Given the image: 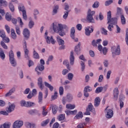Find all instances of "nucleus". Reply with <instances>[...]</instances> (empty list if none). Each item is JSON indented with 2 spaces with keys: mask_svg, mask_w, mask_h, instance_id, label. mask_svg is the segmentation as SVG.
<instances>
[{
  "mask_svg": "<svg viewBox=\"0 0 128 128\" xmlns=\"http://www.w3.org/2000/svg\"><path fill=\"white\" fill-rule=\"evenodd\" d=\"M3 40L5 42H10V38H8L4 36L3 38H2Z\"/></svg>",
  "mask_w": 128,
  "mask_h": 128,
  "instance_id": "nucleus-63",
  "label": "nucleus"
},
{
  "mask_svg": "<svg viewBox=\"0 0 128 128\" xmlns=\"http://www.w3.org/2000/svg\"><path fill=\"white\" fill-rule=\"evenodd\" d=\"M23 36L25 40H28L30 36V32L28 28H24L23 31Z\"/></svg>",
  "mask_w": 128,
  "mask_h": 128,
  "instance_id": "nucleus-11",
  "label": "nucleus"
},
{
  "mask_svg": "<svg viewBox=\"0 0 128 128\" xmlns=\"http://www.w3.org/2000/svg\"><path fill=\"white\" fill-rule=\"evenodd\" d=\"M88 110H90V112H91L94 114H96V110L94 109V106L92 103H89L88 105V108H87Z\"/></svg>",
  "mask_w": 128,
  "mask_h": 128,
  "instance_id": "nucleus-17",
  "label": "nucleus"
},
{
  "mask_svg": "<svg viewBox=\"0 0 128 128\" xmlns=\"http://www.w3.org/2000/svg\"><path fill=\"white\" fill-rule=\"evenodd\" d=\"M76 108V105L72 104H67L66 105V108L68 110H74Z\"/></svg>",
  "mask_w": 128,
  "mask_h": 128,
  "instance_id": "nucleus-28",
  "label": "nucleus"
},
{
  "mask_svg": "<svg viewBox=\"0 0 128 128\" xmlns=\"http://www.w3.org/2000/svg\"><path fill=\"white\" fill-rule=\"evenodd\" d=\"M121 22L122 24H126V18H124V15H121Z\"/></svg>",
  "mask_w": 128,
  "mask_h": 128,
  "instance_id": "nucleus-41",
  "label": "nucleus"
},
{
  "mask_svg": "<svg viewBox=\"0 0 128 128\" xmlns=\"http://www.w3.org/2000/svg\"><path fill=\"white\" fill-rule=\"evenodd\" d=\"M102 92V86L98 87L95 90L96 94H100Z\"/></svg>",
  "mask_w": 128,
  "mask_h": 128,
  "instance_id": "nucleus-38",
  "label": "nucleus"
},
{
  "mask_svg": "<svg viewBox=\"0 0 128 128\" xmlns=\"http://www.w3.org/2000/svg\"><path fill=\"white\" fill-rule=\"evenodd\" d=\"M54 60V56L52 55H50L48 56V59L46 61V64H50V62H52Z\"/></svg>",
  "mask_w": 128,
  "mask_h": 128,
  "instance_id": "nucleus-40",
  "label": "nucleus"
},
{
  "mask_svg": "<svg viewBox=\"0 0 128 128\" xmlns=\"http://www.w3.org/2000/svg\"><path fill=\"white\" fill-rule=\"evenodd\" d=\"M44 84L45 86H46V88H49L50 92H52V90H54V86L50 85V84H48V82H44Z\"/></svg>",
  "mask_w": 128,
  "mask_h": 128,
  "instance_id": "nucleus-24",
  "label": "nucleus"
},
{
  "mask_svg": "<svg viewBox=\"0 0 128 128\" xmlns=\"http://www.w3.org/2000/svg\"><path fill=\"white\" fill-rule=\"evenodd\" d=\"M11 36L13 40L16 39V32H14V28L11 29Z\"/></svg>",
  "mask_w": 128,
  "mask_h": 128,
  "instance_id": "nucleus-27",
  "label": "nucleus"
},
{
  "mask_svg": "<svg viewBox=\"0 0 128 128\" xmlns=\"http://www.w3.org/2000/svg\"><path fill=\"white\" fill-rule=\"evenodd\" d=\"M0 44L4 48V50H8V46L4 44V42H1Z\"/></svg>",
  "mask_w": 128,
  "mask_h": 128,
  "instance_id": "nucleus-57",
  "label": "nucleus"
},
{
  "mask_svg": "<svg viewBox=\"0 0 128 128\" xmlns=\"http://www.w3.org/2000/svg\"><path fill=\"white\" fill-rule=\"evenodd\" d=\"M10 62L12 66H16V61L14 59V55L12 50H10L9 52Z\"/></svg>",
  "mask_w": 128,
  "mask_h": 128,
  "instance_id": "nucleus-4",
  "label": "nucleus"
},
{
  "mask_svg": "<svg viewBox=\"0 0 128 128\" xmlns=\"http://www.w3.org/2000/svg\"><path fill=\"white\" fill-rule=\"evenodd\" d=\"M37 110H32L28 112V114H34L36 112Z\"/></svg>",
  "mask_w": 128,
  "mask_h": 128,
  "instance_id": "nucleus-59",
  "label": "nucleus"
},
{
  "mask_svg": "<svg viewBox=\"0 0 128 128\" xmlns=\"http://www.w3.org/2000/svg\"><path fill=\"white\" fill-rule=\"evenodd\" d=\"M118 88H116L114 89L113 93L114 100H118Z\"/></svg>",
  "mask_w": 128,
  "mask_h": 128,
  "instance_id": "nucleus-14",
  "label": "nucleus"
},
{
  "mask_svg": "<svg viewBox=\"0 0 128 128\" xmlns=\"http://www.w3.org/2000/svg\"><path fill=\"white\" fill-rule=\"evenodd\" d=\"M70 64L74 66V52L71 51L70 56Z\"/></svg>",
  "mask_w": 128,
  "mask_h": 128,
  "instance_id": "nucleus-15",
  "label": "nucleus"
},
{
  "mask_svg": "<svg viewBox=\"0 0 128 128\" xmlns=\"http://www.w3.org/2000/svg\"><path fill=\"white\" fill-rule=\"evenodd\" d=\"M6 19L8 22H10V20H12V14L6 13Z\"/></svg>",
  "mask_w": 128,
  "mask_h": 128,
  "instance_id": "nucleus-35",
  "label": "nucleus"
},
{
  "mask_svg": "<svg viewBox=\"0 0 128 128\" xmlns=\"http://www.w3.org/2000/svg\"><path fill=\"white\" fill-rule=\"evenodd\" d=\"M110 74H112V71L108 70L107 72V74H106V79L107 80H110Z\"/></svg>",
  "mask_w": 128,
  "mask_h": 128,
  "instance_id": "nucleus-61",
  "label": "nucleus"
},
{
  "mask_svg": "<svg viewBox=\"0 0 128 128\" xmlns=\"http://www.w3.org/2000/svg\"><path fill=\"white\" fill-rule=\"evenodd\" d=\"M33 58L36 60L40 58V55H38V54L36 52V50L34 49L33 52Z\"/></svg>",
  "mask_w": 128,
  "mask_h": 128,
  "instance_id": "nucleus-29",
  "label": "nucleus"
},
{
  "mask_svg": "<svg viewBox=\"0 0 128 128\" xmlns=\"http://www.w3.org/2000/svg\"><path fill=\"white\" fill-rule=\"evenodd\" d=\"M18 10L20 12H26V10H24V6H19Z\"/></svg>",
  "mask_w": 128,
  "mask_h": 128,
  "instance_id": "nucleus-58",
  "label": "nucleus"
},
{
  "mask_svg": "<svg viewBox=\"0 0 128 128\" xmlns=\"http://www.w3.org/2000/svg\"><path fill=\"white\" fill-rule=\"evenodd\" d=\"M72 100V96L71 94H68L67 95V100L68 102H71Z\"/></svg>",
  "mask_w": 128,
  "mask_h": 128,
  "instance_id": "nucleus-53",
  "label": "nucleus"
},
{
  "mask_svg": "<svg viewBox=\"0 0 128 128\" xmlns=\"http://www.w3.org/2000/svg\"><path fill=\"white\" fill-rule=\"evenodd\" d=\"M10 122H6L3 124L4 128H10Z\"/></svg>",
  "mask_w": 128,
  "mask_h": 128,
  "instance_id": "nucleus-48",
  "label": "nucleus"
},
{
  "mask_svg": "<svg viewBox=\"0 0 128 128\" xmlns=\"http://www.w3.org/2000/svg\"><path fill=\"white\" fill-rule=\"evenodd\" d=\"M58 6L57 5L56 6H54L53 10L54 14H56V12H58Z\"/></svg>",
  "mask_w": 128,
  "mask_h": 128,
  "instance_id": "nucleus-62",
  "label": "nucleus"
},
{
  "mask_svg": "<svg viewBox=\"0 0 128 128\" xmlns=\"http://www.w3.org/2000/svg\"><path fill=\"white\" fill-rule=\"evenodd\" d=\"M126 42L127 46H128V28H126Z\"/></svg>",
  "mask_w": 128,
  "mask_h": 128,
  "instance_id": "nucleus-55",
  "label": "nucleus"
},
{
  "mask_svg": "<svg viewBox=\"0 0 128 128\" xmlns=\"http://www.w3.org/2000/svg\"><path fill=\"white\" fill-rule=\"evenodd\" d=\"M118 22V19L116 18H110L108 20V24H116Z\"/></svg>",
  "mask_w": 128,
  "mask_h": 128,
  "instance_id": "nucleus-20",
  "label": "nucleus"
},
{
  "mask_svg": "<svg viewBox=\"0 0 128 128\" xmlns=\"http://www.w3.org/2000/svg\"><path fill=\"white\" fill-rule=\"evenodd\" d=\"M68 78L69 80H72V78H74V74H72V73H68Z\"/></svg>",
  "mask_w": 128,
  "mask_h": 128,
  "instance_id": "nucleus-42",
  "label": "nucleus"
},
{
  "mask_svg": "<svg viewBox=\"0 0 128 128\" xmlns=\"http://www.w3.org/2000/svg\"><path fill=\"white\" fill-rule=\"evenodd\" d=\"M88 88H90V86H86L84 88V96L86 98H88L90 96V94H88Z\"/></svg>",
  "mask_w": 128,
  "mask_h": 128,
  "instance_id": "nucleus-26",
  "label": "nucleus"
},
{
  "mask_svg": "<svg viewBox=\"0 0 128 128\" xmlns=\"http://www.w3.org/2000/svg\"><path fill=\"white\" fill-rule=\"evenodd\" d=\"M9 8L11 12H14V6L12 3L9 4Z\"/></svg>",
  "mask_w": 128,
  "mask_h": 128,
  "instance_id": "nucleus-45",
  "label": "nucleus"
},
{
  "mask_svg": "<svg viewBox=\"0 0 128 128\" xmlns=\"http://www.w3.org/2000/svg\"><path fill=\"white\" fill-rule=\"evenodd\" d=\"M0 36L2 38H4V36H6V33L4 32V31L2 30H0Z\"/></svg>",
  "mask_w": 128,
  "mask_h": 128,
  "instance_id": "nucleus-49",
  "label": "nucleus"
},
{
  "mask_svg": "<svg viewBox=\"0 0 128 128\" xmlns=\"http://www.w3.org/2000/svg\"><path fill=\"white\" fill-rule=\"evenodd\" d=\"M36 106V104L34 102H27V108H31V106Z\"/></svg>",
  "mask_w": 128,
  "mask_h": 128,
  "instance_id": "nucleus-39",
  "label": "nucleus"
},
{
  "mask_svg": "<svg viewBox=\"0 0 128 128\" xmlns=\"http://www.w3.org/2000/svg\"><path fill=\"white\" fill-rule=\"evenodd\" d=\"M0 57L2 60H4V58H6V55L4 54V51H2L0 52Z\"/></svg>",
  "mask_w": 128,
  "mask_h": 128,
  "instance_id": "nucleus-50",
  "label": "nucleus"
},
{
  "mask_svg": "<svg viewBox=\"0 0 128 128\" xmlns=\"http://www.w3.org/2000/svg\"><path fill=\"white\" fill-rule=\"evenodd\" d=\"M59 94L60 96H62L64 94V87L60 86L59 88Z\"/></svg>",
  "mask_w": 128,
  "mask_h": 128,
  "instance_id": "nucleus-47",
  "label": "nucleus"
},
{
  "mask_svg": "<svg viewBox=\"0 0 128 128\" xmlns=\"http://www.w3.org/2000/svg\"><path fill=\"white\" fill-rule=\"evenodd\" d=\"M22 16L24 20H28V16H26V11H23Z\"/></svg>",
  "mask_w": 128,
  "mask_h": 128,
  "instance_id": "nucleus-51",
  "label": "nucleus"
},
{
  "mask_svg": "<svg viewBox=\"0 0 128 128\" xmlns=\"http://www.w3.org/2000/svg\"><path fill=\"white\" fill-rule=\"evenodd\" d=\"M38 84L41 90H44V84H42V77L38 78Z\"/></svg>",
  "mask_w": 128,
  "mask_h": 128,
  "instance_id": "nucleus-12",
  "label": "nucleus"
},
{
  "mask_svg": "<svg viewBox=\"0 0 128 128\" xmlns=\"http://www.w3.org/2000/svg\"><path fill=\"white\" fill-rule=\"evenodd\" d=\"M108 106H107L105 109V114L106 118H112L114 116V111L112 109H108Z\"/></svg>",
  "mask_w": 128,
  "mask_h": 128,
  "instance_id": "nucleus-6",
  "label": "nucleus"
},
{
  "mask_svg": "<svg viewBox=\"0 0 128 128\" xmlns=\"http://www.w3.org/2000/svg\"><path fill=\"white\" fill-rule=\"evenodd\" d=\"M57 40L58 42V44H60V46H62L60 47V50H64V41L62 40V39H60V38H58Z\"/></svg>",
  "mask_w": 128,
  "mask_h": 128,
  "instance_id": "nucleus-13",
  "label": "nucleus"
},
{
  "mask_svg": "<svg viewBox=\"0 0 128 128\" xmlns=\"http://www.w3.org/2000/svg\"><path fill=\"white\" fill-rule=\"evenodd\" d=\"M100 97H96L94 100V106L98 108L100 106Z\"/></svg>",
  "mask_w": 128,
  "mask_h": 128,
  "instance_id": "nucleus-16",
  "label": "nucleus"
},
{
  "mask_svg": "<svg viewBox=\"0 0 128 128\" xmlns=\"http://www.w3.org/2000/svg\"><path fill=\"white\" fill-rule=\"evenodd\" d=\"M74 34H76V30H74V28L72 27L70 30V37L72 38V40H74V42H78V38H76L74 37L75 35Z\"/></svg>",
  "mask_w": 128,
  "mask_h": 128,
  "instance_id": "nucleus-9",
  "label": "nucleus"
},
{
  "mask_svg": "<svg viewBox=\"0 0 128 128\" xmlns=\"http://www.w3.org/2000/svg\"><path fill=\"white\" fill-rule=\"evenodd\" d=\"M57 109L58 108H56L55 106H52V112L54 114H56Z\"/></svg>",
  "mask_w": 128,
  "mask_h": 128,
  "instance_id": "nucleus-46",
  "label": "nucleus"
},
{
  "mask_svg": "<svg viewBox=\"0 0 128 128\" xmlns=\"http://www.w3.org/2000/svg\"><path fill=\"white\" fill-rule=\"evenodd\" d=\"M58 98V92L56 91L54 93V95L52 96V100H56Z\"/></svg>",
  "mask_w": 128,
  "mask_h": 128,
  "instance_id": "nucleus-44",
  "label": "nucleus"
},
{
  "mask_svg": "<svg viewBox=\"0 0 128 128\" xmlns=\"http://www.w3.org/2000/svg\"><path fill=\"white\" fill-rule=\"evenodd\" d=\"M14 92H16V88H12L6 94V96H12V94H14Z\"/></svg>",
  "mask_w": 128,
  "mask_h": 128,
  "instance_id": "nucleus-31",
  "label": "nucleus"
},
{
  "mask_svg": "<svg viewBox=\"0 0 128 128\" xmlns=\"http://www.w3.org/2000/svg\"><path fill=\"white\" fill-rule=\"evenodd\" d=\"M66 118V115L64 114H60L58 116V120H60V122H62V120H64Z\"/></svg>",
  "mask_w": 128,
  "mask_h": 128,
  "instance_id": "nucleus-30",
  "label": "nucleus"
},
{
  "mask_svg": "<svg viewBox=\"0 0 128 128\" xmlns=\"http://www.w3.org/2000/svg\"><path fill=\"white\" fill-rule=\"evenodd\" d=\"M112 28H114V25L112 24L109 23L108 26V30L110 32H112Z\"/></svg>",
  "mask_w": 128,
  "mask_h": 128,
  "instance_id": "nucleus-60",
  "label": "nucleus"
},
{
  "mask_svg": "<svg viewBox=\"0 0 128 128\" xmlns=\"http://www.w3.org/2000/svg\"><path fill=\"white\" fill-rule=\"evenodd\" d=\"M25 126H26V128H36V124H30L28 122H26L25 123Z\"/></svg>",
  "mask_w": 128,
  "mask_h": 128,
  "instance_id": "nucleus-25",
  "label": "nucleus"
},
{
  "mask_svg": "<svg viewBox=\"0 0 128 128\" xmlns=\"http://www.w3.org/2000/svg\"><path fill=\"white\" fill-rule=\"evenodd\" d=\"M49 122H50V119L48 118L47 120L43 121L41 123V126H46V124H48Z\"/></svg>",
  "mask_w": 128,
  "mask_h": 128,
  "instance_id": "nucleus-34",
  "label": "nucleus"
},
{
  "mask_svg": "<svg viewBox=\"0 0 128 128\" xmlns=\"http://www.w3.org/2000/svg\"><path fill=\"white\" fill-rule=\"evenodd\" d=\"M34 22L30 20L29 22V24H28V26H29L30 28H32L34 27Z\"/></svg>",
  "mask_w": 128,
  "mask_h": 128,
  "instance_id": "nucleus-56",
  "label": "nucleus"
},
{
  "mask_svg": "<svg viewBox=\"0 0 128 128\" xmlns=\"http://www.w3.org/2000/svg\"><path fill=\"white\" fill-rule=\"evenodd\" d=\"M112 56H114V54L119 56V54H120V45H118L117 48L116 46H113L112 48Z\"/></svg>",
  "mask_w": 128,
  "mask_h": 128,
  "instance_id": "nucleus-5",
  "label": "nucleus"
},
{
  "mask_svg": "<svg viewBox=\"0 0 128 128\" xmlns=\"http://www.w3.org/2000/svg\"><path fill=\"white\" fill-rule=\"evenodd\" d=\"M84 117V114H82V112H80L78 114L74 117V120H80Z\"/></svg>",
  "mask_w": 128,
  "mask_h": 128,
  "instance_id": "nucleus-22",
  "label": "nucleus"
},
{
  "mask_svg": "<svg viewBox=\"0 0 128 128\" xmlns=\"http://www.w3.org/2000/svg\"><path fill=\"white\" fill-rule=\"evenodd\" d=\"M24 122L22 121L16 120L13 124V128H20L22 126Z\"/></svg>",
  "mask_w": 128,
  "mask_h": 128,
  "instance_id": "nucleus-10",
  "label": "nucleus"
},
{
  "mask_svg": "<svg viewBox=\"0 0 128 128\" xmlns=\"http://www.w3.org/2000/svg\"><path fill=\"white\" fill-rule=\"evenodd\" d=\"M38 102L42 104V92H40L38 94Z\"/></svg>",
  "mask_w": 128,
  "mask_h": 128,
  "instance_id": "nucleus-32",
  "label": "nucleus"
},
{
  "mask_svg": "<svg viewBox=\"0 0 128 128\" xmlns=\"http://www.w3.org/2000/svg\"><path fill=\"white\" fill-rule=\"evenodd\" d=\"M58 126H60V124L56 122L53 124L52 128H58Z\"/></svg>",
  "mask_w": 128,
  "mask_h": 128,
  "instance_id": "nucleus-64",
  "label": "nucleus"
},
{
  "mask_svg": "<svg viewBox=\"0 0 128 128\" xmlns=\"http://www.w3.org/2000/svg\"><path fill=\"white\" fill-rule=\"evenodd\" d=\"M45 40H46L47 44H50V42L52 44H56V42L54 41V38H52V36H48V32L46 31L45 32Z\"/></svg>",
  "mask_w": 128,
  "mask_h": 128,
  "instance_id": "nucleus-7",
  "label": "nucleus"
},
{
  "mask_svg": "<svg viewBox=\"0 0 128 128\" xmlns=\"http://www.w3.org/2000/svg\"><path fill=\"white\" fill-rule=\"evenodd\" d=\"M85 34L86 36H90V34L94 32V28H91L90 27H88V28H86V30Z\"/></svg>",
  "mask_w": 128,
  "mask_h": 128,
  "instance_id": "nucleus-21",
  "label": "nucleus"
},
{
  "mask_svg": "<svg viewBox=\"0 0 128 128\" xmlns=\"http://www.w3.org/2000/svg\"><path fill=\"white\" fill-rule=\"evenodd\" d=\"M0 4H2L4 6H8V2L4 0H0Z\"/></svg>",
  "mask_w": 128,
  "mask_h": 128,
  "instance_id": "nucleus-43",
  "label": "nucleus"
},
{
  "mask_svg": "<svg viewBox=\"0 0 128 128\" xmlns=\"http://www.w3.org/2000/svg\"><path fill=\"white\" fill-rule=\"evenodd\" d=\"M98 6H100V2L98 1L95 2L92 6V8H98Z\"/></svg>",
  "mask_w": 128,
  "mask_h": 128,
  "instance_id": "nucleus-36",
  "label": "nucleus"
},
{
  "mask_svg": "<svg viewBox=\"0 0 128 128\" xmlns=\"http://www.w3.org/2000/svg\"><path fill=\"white\" fill-rule=\"evenodd\" d=\"M80 65L82 66L81 70L82 72H84V69L86 68V66H84V62L81 61Z\"/></svg>",
  "mask_w": 128,
  "mask_h": 128,
  "instance_id": "nucleus-52",
  "label": "nucleus"
},
{
  "mask_svg": "<svg viewBox=\"0 0 128 128\" xmlns=\"http://www.w3.org/2000/svg\"><path fill=\"white\" fill-rule=\"evenodd\" d=\"M74 52L76 54H80V42H79L78 44L75 46Z\"/></svg>",
  "mask_w": 128,
  "mask_h": 128,
  "instance_id": "nucleus-18",
  "label": "nucleus"
},
{
  "mask_svg": "<svg viewBox=\"0 0 128 128\" xmlns=\"http://www.w3.org/2000/svg\"><path fill=\"white\" fill-rule=\"evenodd\" d=\"M84 126H86V123H84V122L80 123L78 125L77 128H84Z\"/></svg>",
  "mask_w": 128,
  "mask_h": 128,
  "instance_id": "nucleus-54",
  "label": "nucleus"
},
{
  "mask_svg": "<svg viewBox=\"0 0 128 128\" xmlns=\"http://www.w3.org/2000/svg\"><path fill=\"white\" fill-rule=\"evenodd\" d=\"M14 108H16V105H14V104H12L10 105L8 108L6 109V111L0 112V114H4V116H8V112H12L14 110Z\"/></svg>",
  "mask_w": 128,
  "mask_h": 128,
  "instance_id": "nucleus-3",
  "label": "nucleus"
},
{
  "mask_svg": "<svg viewBox=\"0 0 128 128\" xmlns=\"http://www.w3.org/2000/svg\"><path fill=\"white\" fill-rule=\"evenodd\" d=\"M46 106H43L42 107V116H46L48 115V110L46 108Z\"/></svg>",
  "mask_w": 128,
  "mask_h": 128,
  "instance_id": "nucleus-23",
  "label": "nucleus"
},
{
  "mask_svg": "<svg viewBox=\"0 0 128 128\" xmlns=\"http://www.w3.org/2000/svg\"><path fill=\"white\" fill-rule=\"evenodd\" d=\"M44 70V66L42 64H39L38 67L36 68V70L38 74H40V72H38V70H40V72H42Z\"/></svg>",
  "mask_w": 128,
  "mask_h": 128,
  "instance_id": "nucleus-19",
  "label": "nucleus"
},
{
  "mask_svg": "<svg viewBox=\"0 0 128 128\" xmlns=\"http://www.w3.org/2000/svg\"><path fill=\"white\" fill-rule=\"evenodd\" d=\"M95 14H96V12L92 11L90 9H88V16L86 18V20L88 22H94V18L92 17V16H94Z\"/></svg>",
  "mask_w": 128,
  "mask_h": 128,
  "instance_id": "nucleus-2",
  "label": "nucleus"
},
{
  "mask_svg": "<svg viewBox=\"0 0 128 128\" xmlns=\"http://www.w3.org/2000/svg\"><path fill=\"white\" fill-rule=\"evenodd\" d=\"M20 104L21 106H26V108H27L28 102H26L24 100H22L20 102Z\"/></svg>",
  "mask_w": 128,
  "mask_h": 128,
  "instance_id": "nucleus-37",
  "label": "nucleus"
},
{
  "mask_svg": "<svg viewBox=\"0 0 128 128\" xmlns=\"http://www.w3.org/2000/svg\"><path fill=\"white\" fill-rule=\"evenodd\" d=\"M24 45L23 46V48L24 52L25 58H26V60H30V56H28L29 51L28 50V48H26V42L24 40Z\"/></svg>",
  "mask_w": 128,
  "mask_h": 128,
  "instance_id": "nucleus-8",
  "label": "nucleus"
},
{
  "mask_svg": "<svg viewBox=\"0 0 128 128\" xmlns=\"http://www.w3.org/2000/svg\"><path fill=\"white\" fill-rule=\"evenodd\" d=\"M63 64H65L68 68V70H70V62L68 60H64L63 62Z\"/></svg>",
  "mask_w": 128,
  "mask_h": 128,
  "instance_id": "nucleus-33",
  "label": "nucleus"
},
{
  "mask_svg": "<svg viewBox=\"0 0 128 128\" xmlns=\"http://www.w3.org/2000/svg\"><path fill=\"white\" fill-rule=\"evenodd\" d=\"M64 26L62 24H54L53 23V30L55 32L59 34L61 36H66V32H64Z\"/></svg>",
  "mask_w": 128,
  "mask_h": 128,
  "instance_id": "nucleus-1",
  "label": "nucleus"
}]
</instances>
